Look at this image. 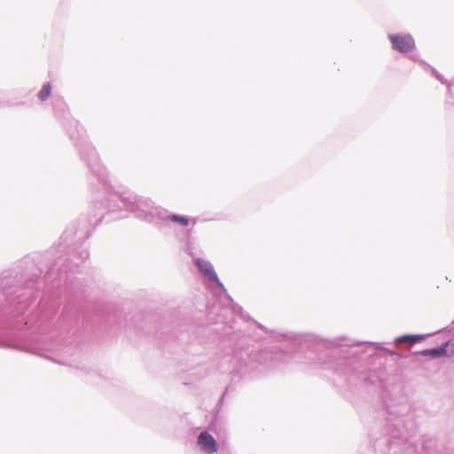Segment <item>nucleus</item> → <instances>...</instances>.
Returning a JSON list of instances; mask_svg holds the SVG:
<instances>
[{
    "instance_id": "f257e3e1",
    "label": "nucleus",
    "mask_w": 454,
    "mask_h": 454,
    "mask_svg": "<svg viewBox=\"0 0 454 454\" xmlns=\"http://www.w3.org/2000/svg\"><path fill=\"white\" fill-rule=\"evenodd\" d=\"M389 40L393 48L401 52H408L415 47V42L410 35H391Z\"/></svg>"
},
{
    "instance_id": "f03ea898",
    "label": "nucleus",
    "mask_w": 454,
    "mask_h": 454,
    "mask_svg": "<svg viewBox=\"0 0 454 454\" xmlns=\"http://www.w3.org/2000/svg\"><path fill=\"white\" fill-rule=\"evenodd\" d=\"M198 444L202 450L207 453L216 452L218 450L216 441L207 432H202L198 437Z\"/></svg>"
},
{
    "instance_id": "7ed1b4c3",
    "label": "nucleus",
    "mask_w": 454,
    "mask_h": 454,
    "mask_svg": "<svg viewBox=\"0 0 454 454\" xmlns=\"http://www.w3.org/2000/svg\"><path fill=\"white\" fill-rule=\"evenodd\" d=\"M197 267L199 268L200 271L207 277L208 279L212 281L217 280V276L213 270L212 265L203 259H197L195 262Z\"/></svg>"
},
{
    "instance_id": "20e7f679",
    "label": "nucleus",
    "mask_w": 454,
    "mask_h": 454,
    "mask_svg": "<svg viewBox=\"0 0 454 454\" xmlns=\"http://www.w3.org/2000/svg\"><path fill=\"white\" fill-rule=\"evenodd\" d=\"M424 356H432L434 357L442 356L446 355V348H433V349H426L421 352Z\"/></svg>"
},
{
    "instance_id": "39448f33",
    "label": "nucleus",
    "mask_w": 454,
    "mask_h": 454,
    "mask_svg": "<svg viewBox=\"0 0 454 454\" xmlns=\"http://www.w3.org/2000/svg\"><path fill=\"white\" fill-rule=\"evenodd\" d=\"M51 93V85L49 82L45 83L43 86V88L41 89V90L39 91L38 98L42 101H44L50 97Z\"/></svg>"
},
{
    "instance_id": "423d86ee",
    "label": "nucleus",
    "mask_w": 454,
    "mask_h": 454,
    "mask_svg": "<svg viewBox=\"0 0 454 454\" xmlns=\"http://www.w3.org/2000/svg\"><path fill=\"white\" fill-rule=\"evenodd\" d=\"M169 219L172 222L177 223L183 226H187L189 224V219L183 215H171L169 216Z\"/></svg>"
},
{
    "instance_id": "0eeeda50",
    "label": "nucleus",
    "mask_w": 454,
    "mask_h": 454,
    "mask_svg": "<svg viewBox=\"0 0 454 454\" xmlns=\"http://www.w3.org/2000/svg\"><path fill=\"white\" fill-rule=\"evenodd\" d=\"M422 339H423V337L420 335H406V336L401 337L399 339V340L402 342L410 341L411 343H415V342L421 340Z\"/></svg>"
}]
</instances>
